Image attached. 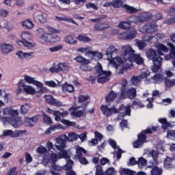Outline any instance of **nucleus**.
<instances>
[{
    "mask_svg": "<svg viewBox=\"0 0 175 175\" xmlns=\"http://www.w3.org/2000/svg\"><path fill=\"white\" fill-rule=\"evenodd\" d=\"M157 150L159 154H163V151H165V148H163V144H162V142H159L157 144Z\"/></svg>",
    "mask_w": 175,
    "mask_h": 175,
    "instance_id": "nucleus-58",
    "label": "nucleus"
},
{
    "mask_svg": "<svg viewBox=\"0 0 175 175\" xmlns=\"http://www.w3.org/2000/svg\"><path fill=\"white\" fill-rule=\"evenodd\" d=\"M152 79L153 80V83L154 84H161L164 80L163 75L161 74H157L154 76L152 77Z\"/></svg>",
    "mask_w": 175,
    "mask_h": 175,
    "instance_id": "nucleus-31",
    "label": "nucleus"
},
{
    "mask_svg": "<svg viewBox=\"0 0 175 175\" xmlns=\"http://www.w3.org/2000/svg\"><path fill=\"white\" fill-rule=\"evenodd\" d=\"M64 42L68 44H76L77 43V38L72 35H68L64 37Z\"/></svg>",
    "mask_w": 175,
    "mask_h": 175,
    "instance_id": "nucleus-25",
    "label": "nucleus"
},
{
    "mask_svg": "<svg viewBox=\"0 0 175 175\" xmlns=\"http://www.w3.org/2000/svg\"><path fill=\"white\" fill-rule=\"evenodd\" d=\"M152 18V14L148 12H144L139 14L138 16H131L130 21L134 24H142L145 21H150Z\"/></svg>",
    "mask_w": 175,
    "mask_h": 175,
    "instance_id": "nucleus-7",
    "label": "nucleus"
},
{
    "mask_svg": "<svg viewBox=\"0 0 175 175\" xmlns=\"http://www.w3.org/2000/svg\"><path fill=\"white\" fill-rule=\"evenodd\" d=\"M135 106H137L138 107H144V105L142 103V101L139 100V99H135L132 104V107H135Z\"/></svg>",
    "mask_w": 175,
    "mask_h": 175,
    "instance_id": "nucleus-62",
    "label": "nucleus"
},
{
    "mask_svg": "<svg viewBox=\"0 0 175 175\" xmlns=\"http://www.w3.org/2000/svg\"><path fill=\"white\" fill-rule=\"evenodd\" d=\"M77 51H79V53H83L84 54H85V55H88V54H92V55H95V51H91V48L90 47H86V48H79L77 49Z\"/></svg>",
    "mask_w": 175,
    "mask_h": 175,
    "instance_id": "nucleus-33",
    "label": "nucleus"
},
{
    "mask_svg": "<svg viewBox=\"0 0 175 175\" xmlns=\"http://www.w3.org/2000/svg\"><path fill=\"white\" fill-rule=\"evenodd\" d=\"M175 157L173 158L166 157L164 161V166L165 169H170L173 167V165L172 164V161H174Z\"/></svg>",
    "mask_w": 175,
    "mask_h": 175,
    "instance_id": "nucleus-37",
    "label": "nucleus"
},
{
    "mask_svg": "<svg viewBox=\"0 0 175 175\" xmlns=\"http://www.w3.org/2000/svg\"><path fill=\"white\" fill-rule=\"evenodd\" d=\"M146 57L149 61H152L154 59L158 57L157 51L152 49H150L146 51Z\"/></svg>",
    "mask_w": 175,
    "mask_h": 175,
    "instance_id": "nucleus-24",
    "label": "nucleus"
},
{
    "mask_svg": "<svg viewBox=\"0 0 175 175\" xmlns=\"http://www.w3.org/2000/svg\"><path fill=\"white\" fill-rule=\"evenodd\" d=\"M133 23V22L131 21V16L129 17L128 21H120L118 25V27L120 29H128L131 27V24Z\"/></svg>",
    "mask_w": 175,
    "mask_h": 175,
    "instance_id": "nucleus-23",
    "label": "nucleus"
},
{
    "mask_svg": "<svg viewBox=\"0 0 175 175\" xmlns=\"http://www.w3.org/2000/svg\"><path fill=\"white\" fill-rule=\"evenodd\" d=\"M16 55H17L19 58V59H24L25 58L26 59H29V58H32L33 55V52H23V51H18L16 53Z\"/></svg>",
    "mask_w": 175,
    "mask_h": 175,
    "instance_id": "nucleus-19",
    "label": "nucleus"
},
{
    "mask_svg": "<svg viewBox=\"0 0 175 175\" xmlns=\"http://www.w3.org/2000/svg\"><path fill=\"white\" fill-rule=\"evenodd\" d=\"M18 44L19 46H24L27 49H32V47H35V44L28 41H18Z\"/></svg>",
    "mask_w": 175,
    "mask_h": 175,
    "instance_id": "nucleus-38",
    "label": "nucleus"
},
{
    "mask_svg": "<svg viewBox=\"0 0 175 175\" xmlns=\"http://www.w3.org/2000/svg\"><path fill=\"white\" fill-rule=\"evenodd\" d=\"M69 64L68 63H59L55 67L51 68L49 72L52 73H57L58 72H69Z\"/></svg>",
    "mask_w": 175,
    "mask_h": 175,
    "instance_id": "nucleus-12",
    "label": "nucleus"
},
{
    "mask_svg": "<svg viewBox=\"0 0 175 175\" xmlns=\"http://www.w3.org/2000/svg\"><path fill=\"white\" fill-rule=\"evenodd\" d=\"M157 129H158V127H152L148 128L146 131H143L138 135V140L133 143L134 148H139L144 143L147 142L146 133H154V132H157Z\"/></svg>",
    "mask_w": 175,
    "mask_h": 175,
    "instance_id": "nucleus-6",
    "label": "nucleus"
},
{
    "mask_svg": "<svg viewBox=\"0 0 175 175\" xmlns=\"http://www.w3.org/2000/svg\"><path fill=\"white\" fill-rule=\"evenodd\" d=\"M123 52V59L120 57H116L109 60V64L118 69L121 65H125V64H129V62H135L137 65H143L144 64V59L142 57L140 54H135V50L129 45H125L122 46Z\"/></svg>",
    "mask_w": 175,
    "mask_h": 175,
    "instance_id": "nucleus-1",
    "label": "nucleus"
},
{
    "mask_svg": "<svg viewBox=\"0 0 175 175\" xmlns=\"http://www.w3.org/2000/svg\"><path fill=\"white\" fill-rule=\"evenodd\" d=\"M18 173V172H17V168L16 167H14L8 170V175H17Z\"/></svg>",
    "mask_w": 175,
    "mask_h": 175,
    "instance_id": "nucleus-64",
    "label": "nucleus"
},
{
    "mask_svg": "<svg viewBox=\"0 0 175 175\" xmlns=\"http://www.w3.org/2000/svg\"><path fill=\"white\" fill-rule=\"evenodd\" d=\"M23 133H27V130H16L15 131H13L12 130H3L2 136H10V137L14 139L16 137H19L20 135H23Z\"/></svg>",
    "mask_w": 175,
    "mask_h": 175,
    "instance_id": "nucleus-13",
    "label": "nucleus"
},
{
    "mask_svg": "<svg viewBox=\"0 0 175 175\" xmlns=\"http://www.w3.org/2000/svg\"><path fill=\"white\" fill-rule=\"evenodd\" d=\"M24 85V82L23 81L22 79H21L18 83L17 89L16 94L17 96L21 94V92H23V88Z\"/></svg>",
    "mask_w": 175,
    "mask_h": 175,
    "instance_id": "nucleus-47",
    "label": "nucleus"
},
{
    "mask_svg": "<svg viewBox=\"0 0 175 175\" xmlns=\"http://www.w3.org/2000/svg\"><path fill=\"white\" fill-rule=\"evenodd\" d=\"M133 36H129L128 35V31H124L119 35V38L120 39H124V40H131Z\"/></svg>",
    "mask_w": 175,
    "mask_h": 175,
    "instance_id": "nucleus-59",
    "label": "nucleus"
},
{
    "mask_svg": "<svg viewBox=\"0 0 175 175\" xmlns=\"http://www.w3.org/2000/svg\"><path fill=\"white\" fill-rule=\"evenodd\" d=\"M100 110L106 117H110V116H113V114H116L117 113H120L122 117L131 116V106L124 107V105H121L119 109H117L116 107L109 108L107 105H102L100 107Z\"/></svg>",
    "mask_w": 175,
    "mask_h": 175,
    "instance_id": "nucleus-2",
    "label": "nucleus"
},
{
    "mask_svg": "<svg viewBox=\"0 0 175 175\" xmlns=\"http://www.w3.org/2000/svg\"><path fill=\"white\" fill-rule=\"evenodd\" d=\"M29 109H31L29 104H25L21 106V111L23 114H27Z\"/></svg>",
    "mask_w": 175,
    "mask_h": 175,
    "instance_id": "nucleus-54",
    "label": "nucleus"
},
{
    "mask_svg": "<svg viewBox=\"0 0 175 175\" xmlns=\"http://www.w3.org/2000/svg\"><path fill=\"white\" fill-rule=\"evenodd\" d=\"M34 20H38L41 24L47 23V16L44 14H38L34 16Z\"/></svg>",
    "mask_w": 175,
    "mask_h": 175,
    "instance_id": "nucleus-36",
    "label": "nucleus"
},
{
    "mask_svg": "<svg viewBox=\"0 0 175 175\" xmlns=\"http://www.w3.org/2000/svg\"><path fill=\"white\" fill-rule=\"evenodd\" d=\"M158 31V25L155 23H148L139 28L142 33H155Z\"/></svg>",
    "mask_w": 175,
    "mask_h": 175,
    "instance_id": "nucleus-10",
    "label": "nucleus"
},
{
    "mask_svg": "<svg viewBox=\"0 0 175 175\" xmlns=\"http://www.w3.org/2000/svg\"><path fill=\"white\" fill-rule=\"evenodd\" d=\"M36 85L38 87V92H42V94H46V92H47V89L43 87V83L38 81Z\"/></svg>",
    "mask_w": 175,
    "mask_h": 175,
    "instance_id": "nucleus-49",
    "label": "nucleus"
},
{
    "mask_svg": "<svg viewBox=\"0 0 175 175\" xmlns=\"http://www.w3.org/2000/svg\"><path fill=\"white\" fill-rule=\"evenodd\" d=\"M119 173L121 175H133V171L126 168H120Z\"/></svg>",
    "mask_w": 175,
    "mask_h": 175,
    "instance_id": "nucleus-46",
    "label": "nucleus"
},
{
    "mask_svg": "<svg viewBox=\"0 0 175 175\" xmlns=\"http://www.w3.org/2000/svg\"><path fill=\"white\" fill-rule=\"evenodd\" d=\"M126 81L122 84L120 92V98L121 99H125V98H129V99H135L136 98V88H132L129 89L126 92H125L126 88Z\"/></svg>",
    "mask_w": 175,
    "mask_h": 175,
    "instance_id": "nucleus-9",
    "label": "nucleus"
},
{
    "mask_svg": "<svg viewBox=\"0 0 175 175\" xmlns=\"http://www.w3.org/2000/svg\"><path fill=\"white\" fill-rule=\"evenodd\" d=\"M155 47L157 49V51L159 55H163V53H167V51H169V49L167 48V46H165L163 44L161 43L156 44Z\"/></svg>",
    "mask_w": 175,
    "mask_h": 175,
    "instance_id": "nucleus-18",
    "label": "nucleus"
},
{
    "mask_svg": "<svg viewBox=\"0 0 175 175\" xmlns=\"http://www.w3.org/2000/svg\"><path fill=\"white\" fill-rule=\"evenodd\" d=\"M163 173V170H162V168L157 165H153L152 167L150 175H162Z\"/></svg>",
    "mask_w": 175,
    "mask_h": 175,
    "instance_id": "nucleus-29",
    "label": "nucleus"
},
{
    "mask_svg": "<svg viewBox=\"0 0 175 175\" xmlns=\"http://www.w3.org/2000/svg\"><path fill=\"white\" fill-rule=\"evenodd\" d=\"M123 8L127 13H130V14H133V13H139V12H140V10L128 5H123Z\"/></svg>",
    "mask_w": 175,
    "mask_h": 175,
    "instance_id": "nucleus-28",
    "label": "nucleus"
},
{
    "mask_svg": "<svg viewBox=\"0 0 175 175\" xmlns=\"http://www.w3.org/2000/svg\"><path fill=\"white\" fill-rule=\"evenodd\" d=\"M36 151L38 154H41L43 155L46 154V152H47V148H46V147L41 145L37 148Z\"/></svg>",
    "mask_w": 175,
    "mask_h": 175,
    "instance_id": "nucleus-57",
    "label": "nucleus"
},
{
    "mask_svg": "<svg viewBox=\"0 0 175 175\" xmlns=\"http://www.w3.org/2000/svg\"><path fill=\"white\" fill-rule=\"evenodd\" d=\"M165 87H167L168 88L170 87H174L175 85V79L174 80H169L166 79L165 81Z\"/></svg>",
    "mask_w": 175,
    "mask_h": 175,
    "instance_id": "nucleus-61",
    "label": "nucleus"
},
{
    "mask_svg": "<svg viewBox=\"0 0 175 175\" xmlns=\"http://www.w3.org/2000/svg\"><path fill=\"white\" fill-rule=\"evenodd\" d=\"M40 39L44 42L51 43V35L50 33L42 34Z\"/></svg>",
    "mask_w": 175,
    "mask_h": 175,
    "instance_id": "nucleus-42",
    "label": "nucleus"
},
{
    "mask_svg": "<svg viewBox=\"0 0 175 175\" xmlns=\"http://www.w3.org/2000/svg\"><path fill=\"white\" fill-rule=\"evenodd\" d=\"M167 46L171 49V52L165 57V61H169L172 58H175V46L172 42H167Z\"/></svg>",
    "mask_w": 175,
    "mask_h": 175,
    "instance_id": "nucleus-21",
    "label": "nucleus"
},
{
    "mask_svg": "<svg viewBox=\"0 0 175 175\" xmlns=\"http://www.w3.org/2000/svg\"><path fill=\"white\" fill-rule=\"evenodd\" d=\"M117 53H118V49L115 48L114 46L110 45L107 48L105 55L108 58H113V55H114V54H117Z\"/></svg>",
    "mask_w": 175,
    "mask_h": 175,
    "instance_id": "nucleus-22",
    "label": "nucleus"
},
{
    "mask_svg": "<svg viewBox=\"0 0 175 175\" xmlns=\"http://www.w3.org/2000/svg\"><path fill=\"white\" fill-rule=\"evenodd\" d=\"M3 116H8L11 118L10 124L14 128H20L23 125V120L18 118V111L11 108H4L3 110Z\"/></svg>",
    "mask_w": 175,
    "mask_h": 175,
    "instance_id": "nucleus-3",
    "label": "nucleus"
},
{
    "mask_svg": "<svg viewBox=\"0 0 175 175\" xmlns=\"http://www.w3.org/2000/svg\"><path fill=\"white\" fill-rule=\"evenodd\" d=\"M86 152H87L85 151V150H84V148L81 147H78L77 148L75 157H77V158H81L83 157V155H85V154H86Z\"/></svg>",
    "mask_w": 175,
    "mask_h": 175,
    "instance_id": "nucleus-41",
    "label": "nucleus"
},
{
    "mask_svg": "<svg viewBox=\"0 0 175 175\" xmlns=\"http://www.w3.org/2000/svg\"><path fill=\"white\" fill-rule=\"evenodd\" d=\"M23 91L25 92V94H27L28 95H33L35 92H36L35 90V88H33L31 85H25V83H23Z\"/></svg>",
    "mask_w": 175,
    "mask_h": 175,
    "instance_id": "nucleus-26",
    "label": "nucleus"
},
{
    "mask_svg": "<svg viewBox=\"0 0 175 175\" xmlns=\"http://www.w3.org/2000/svg\"><path fill=\"white\" fill-rule=\"evenodd\" d=\"M24 80L28 84H33L34 85H36L37 83L39 82V81L35 80V78L28 76V75H25Z\"/></svg>",
    "mask_w": 175,
    "mask_h": 175,
    "instance_id": "nucleus-39",
    "label": "nucleus"
},
{
    "mask_svg": "<svg viewBox=\"0 0 175 175\" xmlns=\"http://www.w3.org/2000/svg\"><path fill=\"white\" fill-rule=\"evenodd\" d=\"M96 75H97V82L100 84H105L107 81H110V77H111V71L103 70L102 64L98 63L96 66Z\"/></svg>",
    "mask_w": 175,
    "mask_h": 175,
    "instance_id": "nucleus-4",
    "label": "nucleus"
},
{
    "mask_svg": "<svg viewBox=\"0 0 175 175\" xmlns=\"http://www.w3.org/2000/svg\"><path fill=\"white\" fill-rule=\"evenodd\" d=\"M107 28H109V25L103 23L94 25L95 31H105V29H107Z\"/></svg>",
    "mask_w": 175,
    "mask_h": 175,
    "instance_id": "nucleus-34",
    "label": "nucleus"
},
{
    "mask_svg": "<svg viewBox=\"0 0 175 175\" xmlns=\"http://www.w3.org/2000/svg\"><path fill=\"white\" fill-rule=\"evenodd\" d=\"M77 139H79V135L75 133H70L68 135L66 136V141L68 142H73L74 140H77Z\"/></svg>",
    "mask_w": 175,
    "mask_h": 175,
    "instance_id": "nucleus-45",
    "label": "nucleus"
},
{
    "mask_svg": "<svg viewBox=\"0 0 175 175\" xmlns=\"http://www.w3.org/2000/svg\"><path fill=\"white\" fill-rule=\"evenodd\" d=\"M105 174L106 175H116L117 171H116V169L113 167H109L105 170Z\"/></svg>",
    "mask_w": 175,
    "mask_h": 175,
    "instance_id": "nucleus-53",
    "label": "nucleus"
},
{
    "mask_svg": "<svg viewBox=\"0 0 175 175\" xmlns=\"http://www.w3.org/2000/svg\"><path fill=\"white\" fill-rule=\"evenodd\" d=\"M96 175H105V173H103V169L102 168V166H96Z\"/></svg>",
    "mask_w": 175,
    "mask_h": 175,
    "instance_id": "nucleus-63",
    "label": "nucleus"
},
{
    "mask_svg": "<svg viewBox=\"0 0 175 175\" xmlns=\"http://www.w3.org/2000/svg\"><path fill=\"white\" fill-rule=\"evenodd\" d=\"M42 116L43 118L44 122L45 124H48V125H51L53 124V120H51V118L49 116V115L46 114V113H42Z\"/></svg>",
    "mask_w": 175,
    "mask_h": 175,
    "instance_id": "nucleus-44",
    "label": "nucleus"
},
{
    "mask_svg": "<svg viewBox=\"0 0 175 175\" xmlns=\"http://www.w3.org/2000/svg\"><path fill=\"white\" fill-rule=\"evenodd\" d=\"M136 44L139 50H143L145 47L147 46V43L143 40H137Z\"/></svg>",
    "mask_w": 175,
    "mask_h": 175,
    "instance_id": "nucleus-52",
    "label": "nucleus"
},
{
    "mask_svg": "<svg viewBox=\"0 0 175 175\" xmlns=\"http://www.w3.org/2000/svg\"><path fill=\"white\" fill-rule=\"evenodd\" d=\"M13 50H14V47L10 44L3 43L0 46L1 53L4 55L10 54Z\"/></svg>",
    "mask_w": 175,
    "mask_h": 175,
    "instance_id": "nucleus-15",
    "label": "nucleus"
},
{
    "mask_svg": "<svg viewBox=\"0 0 175 175\" xmlns=\"http://www.w3.org/2000/svg\"><path fill=\"white\" fill-rule=\"evenodd\" d=\"M39 121V117L33 116V118H25V124L26 126H29V128H32Z\"/></svg>",
    "mask_w": 175,
    "mask_h": 175,
    "instance_id": "nucleus-17",
    "label": "nucleus"
},
{
    "mask_svg": "<svg viewBox=\"0 0 175 175\" xmlns=\"http://www.w3.org/2000/svg\"><path fill=\"white\" fill-rule=\"evenodd\" d=\"M23 26L27 28V29H32L33 28V23L31 21L26 20L23 22Z\"/></svg>",
    "mask_w": 175,
    "mask_h": 175,
    "instance_id": "nucleus-48",
    "label": "nucleus"
},
{
    "mask_svg": "<svg viewBox=\"0 0 175 175\" xmlns=\"http://www.w3.org/2000/svg\"><path fill=\"white\" fill-rule=\"evenodd\" d=\"M62 90L64 92H73V91H75V88L71 84L66 83L63 85Z\"/></svg>",
    "mask_w": 175,
    "mask_h": 175,
    "instance_id": "nucleus-40",
    "label": "nucleus"
},
{
    "mask_svg": "<svg viewBox=\"0 0 175 175\" xmlns=\"http://www.w3.org/2000/svg\"><path fill=\"white\" fill-rule=\"evenodd\" d=\"M153 66L152 67V70L154 72V73H157V72H159V69H161V66H162V61H163V59L160 56H157V57H154L152 60Z\"/></svg>",
    "mask_w": 175,
    "mask_h": 175,
    "instance_id": "nucleus-14",
    "label": "nucleus"
},
{
    "mask_svg": "<svg viewBox=\"0 0 175 175\" xmlns=\"http://www.w3.org/2000/svg\"><path fill=\"white\" fill-rule=\"evenodd\" d=\"M158 154H160L159 152H158L157 150H152L151 152L149 153V155H151V157L153 158V160H151L150 161V163H151V165H148V168L151 169L153 166H157V165H158L159 162H158V159L157 158H158Z\"/></svg>",
    "mask_w": 175,
    "mask_h": 175,
    "instance_id": "nucleus-16",
    "label": "nucleus"
},
{
    "mask_svg": "<svg viewBox=\"0 0 175 175\" xmlns=\"http://www.w3.org/2000/svg\"><path fill=\"white\" fill-rule=\"evenodd\" d=\"M117 98V93L114 92V91H111L108 94V95L105 97V100L107 103H110V102H113L114 99Z\"/></svg>",
    "mask_w": 175,
    "mask_h": 175,
    "instance_id": "nucleus-30",
    "label": "nucleus"
},
{
    "mask_svg": "<svg viewBox=\"0 0 175 175\" xmlns=\"http://www.w3.org/2000/svg\"><path fill=\"white\" fill-rule=\"evenodd\" d=\"M109 143L112 146V148H115V150H117L116 151V155L118 159H121V154H122V150L120 149V147L117 146L114 140L109 139Z\"/></svg>",
    "mask_w": 175,
    "mask_h": 175,
    "instance_id": "nucleus-20",
    "label": "nucleus"
},
{
    "mask_svg": "<svg viewBox=\"0 0 175 175\" xmlns=\"http://www.w3.org/2000/svg\"><path fill=\"white\" fill-rule=\"evenodd\" d=\"M56 129H59V125L51 126L46 131H45V135H50L51 132H55Z\"/></svg>",
    "mask_w": 175,
    "mask_h": 175,
    "instance_id": "nucleus-51",
    "label": "nucleus"
},
{
    "mask_svg": "<svg viewBox=\"0 0 175 175\" xmlns=\"http://www.w3.org/2000/svg\"><path fill=\"white\" fill-rule=\"evenodd\" d=\"M43 162L44 163H52V169L53 170H61V167H58L57 165H55V162H57V154L52 153L50 155L45 154L43 157Z\"/></svg>",
    "mask_w": 175,
    "mask_h": 175,
    "instance_id": "nucleus-11",
    "label": "nucleus"
},
{
    "mask_svg": "<svg viewBox=\"0 0 175 175\" xmlns=\"http://www.w3.org/2000/svg\"><path fill=\"white\" fill-rule=\"evenodd\" d=\"M66 158V164L63 167L64 170H72V167L73 166V161L70 160L69 155L67 154L66 157H62Z\"/></svg>",
    "mask_w": 175,
    "mask_h": 175,
    "instance_id": "nucleus-27",
    "label": "nucleus"
},
{
    "mask_svg": "<svg viewBox=\"0 0 175 175\" xmlns=\"http://www.w3.org/2000/svg\"><path fill=\"white\" fill-rule=\"evenodd\" d=\"M75 61H76L79 64H81L82 65H88V64H90L91 62L90 59H87L83 57V56H77L75 58Z\"/></svg>",
    "mask_w": 175,
    "mask_h": 175,
    "instance_id": "nucleus-32",
    "label": "nucleus"
},
{
    "mask_svg": "<svg viewBox=\"0 0 175 175\" xmlns=\"http://www.w3.org/2000/svg\"><path fill=\"white\" fill-rule=\"evenodd\" d=\"M21 38L23 41L31 40L32 39V34L28 31H23Z\"/></svg>",
    "mask_w": 175,
    "mask_h": 175,
    "instance_id": "nucleus-43",
    "label": "nucleus"
},
{
    "mask_svg": "<svg viewBox=\"0 0 175 175\" xmlns=\"http://www.w3.org/2000/svg\"><path fill=\"white\" fill-rule=\"evenodd\" d=\"M123 2L121 0H114L112 1V6L113 8H121L122 6Z\"/></svg>",
    "mask_w": 175,
    "mask_h": 175,
    "instance_id": "nucleus-60",
    "label": "nucleus"
},
{
    "mask_svg": "<svg viewBox=\"0 0 175 175\" xmlns=\"http://www.w3.org/2000/svg\"><path fill=\"white\" fill-rule=\"evenodd\" d=\"M131 81L133 85H139V84H140V81H142V77H140V75L137 77L134 76L131 78Z\"/></svg>",
    "mask_w": 175,
    "mask_h": 175,
    "instance_id": "nucleus-50",
    "label": "nucleus"
},
{
    "mask_svg": "<svg viewBox=\"0 0 175 175\" xmlns=\"http://www.w3.org/2000/svg\"><path fill=\"white\" fill-rule=\"evenodd\" d=\"M137 165H138V167L140 169H144V167L147 166V159L144 157H139L137 161Z\"/></svg>",
    "mask_w": 175,
    "mask_h": 175,
    "instance_id": "nucleus-35",
    "label": "nucleus"
},
{
    "mask_svg": "<svg viewBox=\"0 0 175 175\" xmlns=\"http://www.w3.org/2000/svg\"><path fill=\"white\" fill-rule=\"evenodd\" d=\"M66 135H61L55 139L56 144L55 147L58 151H60L59 153V159L66 158L68 152L65 150L66 148Z\"/></svg>",
    "mask_w": 175,
    "mask_h": 175,
    "instance_id": "nucleus-5",
    "label": "nucleus"
},
{
    "mask_svg": "<svg viewBox=\"0 0 175 175\" xmlns=\"http://www.w3.org/2000/svg\"><path fill=\"white\" fill-rule=\"evenodd\" d=\"M77 39L81 42H91V40H92V39L85 35H79L78 36Z\"/></svg>",
    "mask_w": 175,
    "mask_h": 175,
    "instance_id": "nucleus-55",
    "label": "nucleus"
},
{
    "mask_svg": "<svg viewBox=\"0 0 175 175\" xmlns=\"http://www.w3.org/2000/svg\"><path fill=\"white\" fill-rule=\"evenodd\" d=\"M129 36H133L131 39H135L136 35H137V30L136 29L131 28L127 31Z\"/></svg>",
    "mask_w": 175,
    "mask_h": 175,
    "instance_id": "nucleus-56",
    "label": "nucleus"
},
{
    "mask_svg": "<svg viewBox=\"0 0 175 175\" xmlns=\"http://www.w3.org/2000/svg\"><path fill=\"white\" fill-rule=\"evenodd\" d=\"M87 106H88V103L82 104L81 107H71L69 109V111L72 117L81 118L83 116H87V111L85 110V109H87Z\"/></svg>",
    "mask_w": 175,
    "mask_h": 175,
    "instance_id": "nucleus-8",
    "label": "nucleus"
}]
</instances>
